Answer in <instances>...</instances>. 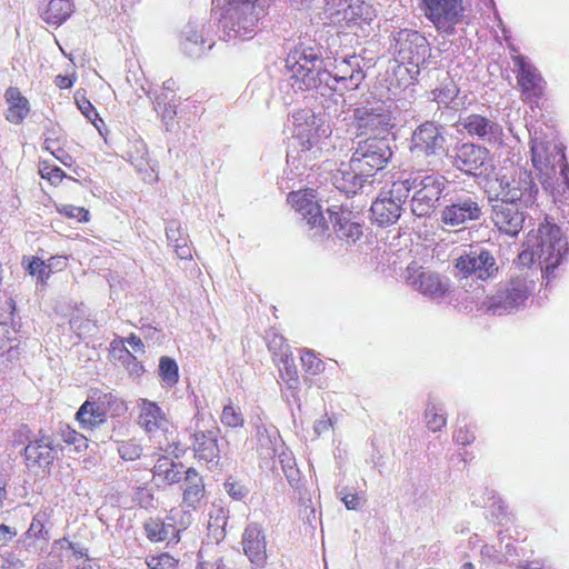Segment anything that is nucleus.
<instances>
[{"label": "nucleus", "instance_id": "obj_1", "mask_svg": "<svg viewBox=\"0 0 569 569\" xmlns=\"http://www.w3.org/2000/svg\"><path fill=\"white\" fill-rule=\"evenodd\" d=\"M331 60L317 44L300 42L287 56L288 84L295 91L335 89L330 83Z\"/></svg>", "mask_w": 569, "mask_h": 569}, {"label": "nucleus", "instance_id": "obj_2", "mask_svg": "<svg viewBox=\"0 0 569 569\" xmlns=\"http://www.w3.org/2000/svg\"><path fill=\"white\" fill-rule=\"evenodd\" d=\"M528 247L519 254V259L522 263L537 260L548 279L568 253V242L560 228L548 222L538 228L535 241Z\"/></svg>", "mask_w": 569, "mask_h": 569}, {"label": "nucleus", "instance_id": "obj_3", "mask_svg": "<svg viewBox=\"0 0 569 569\" xmlns=\"http://www.w3.org/2000/svg\"><path fill=\"white\" fill-rule=\"evenodd\" d=\"M269 0H229L223 18L229 39H249L259 20L266 14Z\"/></svg>", "mask_w": 569, "mask_h": 569}, {"label": "nucleus", "instance_id": "obj_4", "mask_svg": "<svg viewBox=\"0 0 569 569\" xmlns=\"http://www.w3.org/2000/svg\"><path fill=\"white\" fill-rule=\"evenodd\" d=\"M493 191V198L528 208L536 203L539 188L533 181L531 171L518 168L499 173Z\"/></svg>", "mask_w": 569, "mask_h": 569}, {"label": "nucleus", "instance_id": "obj_5", "mask_svg": "<svg viewBox=\"0 0 569 569\" xmlns=\"http://www.w3.org/2000/svg\"><path fill=\"white\" fill-rule=\"evenodd\" d=\"M358 136L386 137L393 128L391 111L380 100L366 101L353 110Z\"/></svg>", "mask_w": 569, "mask_h": 569}, {"label": "nucleus", "instance_id": "obj_6", "mask_svg": "<svg viewBox=\"0 0 569 569\" xmlns=\"http://www.w3.org/2000/svg\"><path fill=\"white\" fill-rule=\"evenodd\" d=\"M482 214L481 199L472 192L460 191L447 199L440 220L445 226L456 228L478 221Z\"/></svg>", "mask_w": 569, "mask_h": 569}, {"label": "nucleus", "instance_id": "obj_7", "mask_svg": "<svg viewBox=\"0 0 569 569\" xmlns=\"http://www.w3.org/2000/svg\"><path fill=\"white\" fill-rule=\"evenodd\" d=\"M463 0H419V7L425 17L436 30L446 36L456 32V26L465 17Z\"/></svg>", "mask_w": 569, "mask_h": 569}, {"label": "nucleus", "instance_id": "obj_8", "mask_svg": "<svg viewBox=\"0 0 569 569\" xmlns=\"http://www.w3.org/2000/svg\"><path fill=\"white\" fill-rule=\"evenodd\" d=\"M455 267L465 277L483 281L493 279L499 271L495 252L481 246L471 247L469 252L456 260Z\"/></svg>", "mask_w": 569, "mask_h": 569}, {"label": "nucleus", "instance_id": "obj_9", "mask_svg": "<svg viewBox=\"0 0 569 569\" xmlns=\"http://www.w3.org/2000/svg\"><path fill=\"white\" fill-rule=\"evenodd\" d=\"M447 179L439 174L416 176L411 211L417 217H427L436 208L443 192Z\"/></svg>", "mask_w": 569, "mask_h": 569}, {"label": "nucleus", "instance_id": "obj_10", "mask_svg": "<svg viewBox=\"0 0 569 569\" xmlns=\"http://www.w3.org/2000/svg\"><path fill=\"white\" fill-rule=\"evenodd\" d=\"M456 126L461 127L469 137L481 141L485 146L500 147L503 144V128L492 116L460 114Z\"/></svg>", "mask_w": 569, "mask_h": 569}, {"label": "nucleus", "instance_id": "obj_11", "mask_svg": "<svg viewBox=\"0 0 569 569\" xmlns=\"http://www.w3.org/2000/svg\"><path fill=\"white\" fill-rule=\"evenodd\" d=\"M532 287V281L525 276L512 278L503 289L489 299L487 309L497 316L512 312L528 299Z\"/></svg>", "mask_w": 569, "mask_h": 569}, {"label": "nucleus", "instance_id": "obj_12", "mask_svg": "<svg viewBox=\"0 0 569 569\" xmlns=\"http://www.w3.org/2000/svg\"><path fill=\"white\" fill-rule=\"evenodd\" d=\"M352 157L353 163H359L369 173L383 169L392 157V150L387 137H368L358 141Z\"/></svg>", "mask_w": 569, "mask_h": 569}, {"label": "nucleus", "instance_id": "obj_13", "mask_svg": "<svg viewBox=\"0 0 569 569\" xmlns=\"http://www.w3.org/2000/svg\"><path fill=\"white\" fill-rule=\"evenodd\" d=\"M289 203L306 220L309 226L310 237L321 240L329 231V224L322 214L321 206L312 192H291L288 197Z\"/></svg>", "mask_w": 569, "mask_h": 569}, {"label": "nucleus", "instance_id": "obj_14", "mask_svg": "<svg viewBox=\"0 0 569 569\" xmlns=\"http://www.w3.org/2000/svg\"><path fill=\"white\" fill-rule=\"evenodd\" d=\"M372 174L358 163H353V157L349 162H341L340 166L332 172V184L346 194H357L358 192L370 193L373 189V180L370 179Z\"/></svg>", "mask_w": 569, "mask_h": 569}, {"label": "nucleus", "instance_id": "obj_15", "mask_svg": "<svg viewBox=\"0 0 569 569\" xmlns=\"http://www.w3.org/2000/svg\"><path fill=\"white\" fill-rule=\"evenodd\" d=\"M395 49L398 60L402 63L420 67L429 57V42L420 32L403 29L395 37Z\"/></svg>", "mask_w": 569, "mask_h": 569}, {"label": "nucleus", "instance_id": "obj_16", "mask_svg": "<svg viewBox=\"0 0 569 569\" xmlns=\"http://www.w3.org/2000/svg\"><path fill=\"white\" fill-rule=\"evenodd\" d=\"M491 221L498 230L507 236L516 237L522 229L525 212L520 204L489 197Z\"/></svg>", "mask_w": 569, "mask_h": 569}, {"label": "nucleus", "instance_id": "obj_17", "mask_svg": "<svg viewBox=\"0 0 569 569\" xmlns=\"http://www.w3.org/2000/svg\"><path fill=\"white\" fill-rule=\"evenodd\" d=\"M220 430L218 427L200 429L197 425L192 433V450L194 458L204 462L209 469L219 466L222 443H219Z\"/></svg>", "mask_w": 569, "mask_h": 569}, {"label": "nucleus", "instance_id": "obj_18", "mask_svg": "<svg viewBox=\"0 0 569 569\" xmlns=\"http://www.w3.org/2000/svg\"><path fill=\"white\" fill-rule=\"evenodd\" d=\"M490 152L486 146L463 142L456 149L453 166L469 176H481L488 170Z\"/></svg>", "mask_w": 569, "mask_h": 569}, {"label": "nucleus", "instance_id": "obj_19", "mask_svg": "<svg viewBox=\"0 0 569 569\" xmlns=\"http://www.w3.org/2000/svg\"><path fill=\"white\" fill-rule=\"evenodd\" d=\"M361 62L362 59L357 56H346L340 60L335 59L330 67V83L335 89L329 90L336 91L338 89L337 83H341L345 90L357 89L366 77Z\"/></svg>", "mask_w": 569, "mask_h": 569}, {"label": "nucleus", "instance_id": "obj_20", "mask_svg": "<svg viewBox=\"0 0 569 569\" xmlns=\"http://www.w3.org/2000/svg\"><path fill=\"white\" fill-rule=\"evenodd\" d=\"M413 148L426 156H439L445 152V128L433 121L421 123L412 134Z\"/></svg>", "mask_w": 569, "mask_h": 569}, {"label": "nucleus", "instance_id": "obj_21", "mask_svg": "<svg viewBox=\"0 0 569 569\" xmlns=\"http://www.w3.org/2000/svg\"><path fill=\"white\" fill-rule=\"evenodd\" d=\"M406 279L410 287L432 299L443 297L449 290L448 283L442 281L438 273L426 271L418 266L407 268Z\"/></svg>", "mask_w": 569, "mask_h": 569}, {"label": "nucleus", "instance_id": "obj_22", "mask_svg": "<svg viewBox=\"0 0 569 569\" xmlns=\"http://www.w3.org/2000/svg\"><path fill=\"white\" fill-rule=\"evenodd\" d=\"M531 161L533 167L540 172H547L553 169L555 164L565 160V153L561 148L551 140H546L535 132L531 138Z\"/></svg>", "mask_w": 569, "mask_h": 569}, {"label": "nucleus", "instance_id": "obj_23", "mask_svg": "<svg viewBox=\"0 0 569 569\" xmlns=\"http://www.w3.org/2000/svg\"><path fill=\"white\" fill-rule=\"evenodd\" d=\"M515 64L519 68L517 76L518 84L521 88L525 101L538 99L543 92V80L536 69L523 56H517Z\"/></svg>", "mask_w": 569, "mask_h": 569}, {"label": "nucleus", "instance_id": "obj_24", "mask_svg": "<svg viewBox=\"0 0 569 569\" xmlns=\"http://www.w3.org/2000/svg\"><path fill=\"white\" fill-rule=\"evenodd\" d=\"M242 545L246 556L252 563L262 566L266 562L267 542L263 530L258 523L252 522L246 527L242 536Z\"/></svg>", "mask_w": 569, "mask_h": 569}, {"label": "nucleus", "instance_id": "obj_25", "mask_svg": "<svg viewBox=\"0 0 569 569\" xmlns=\"http://www.w3.org/2000/svg\"><path fill=\"white\" fill-rule=\"evenodd\" d=\"M336 209V206L327 209L336 234L341 239L355 242L362 234L361 224L351 220L352 212L350 210L342 207L339 210Z\"/></svg>", "mask_w": 569, "mask_h": 569}, {"label": "nucleus", "instance_id": "obj_26", "mask_svg": "<svg viewBox=\"0 0 569 569\" xmlns=\"http://www.w3.org/2000/svg\"><path fill=\"white\" fill-rule=\"evenodd\" d=\"M138 425L149 435H153L167 427V418L162 409L153 401L140 399Z\"/></svg>", "mask_w": 569, "mask_h": 569}, {"label": "nucleus", "instance_id": "obj_27", "mask_svg": "<svg viewBox=\"0 0 569 569\" xmlns=\"http://www.w3.org/2000/svg\"><path fill=\"white\" fill-rule=\"evenodd\" d=\"M54 457L56 451L49 436L37 438L24 448V459L28 467H48L53 462Z\"/></svg>", "mask_w": 569, "mask_h": 569}, {"label": "nucleus", "instance_id": "obj_28", "mask_svg": "<svg viewBox=\"0 0 569 569\" xmlns=\"http://www.w3.org/2000/svg\"><path fill=\"white\" fill-rule=\"evenodd\" d=\"M183 480L182 501L189 508L197 509L206 496L203 478L194 468H188L184 471Z\"/></svg>", "mask_w": 569, "mask_h": 569}, {"label": "nucleus", "instance_id": "obj_29", "mask_svg": "<svg viewBox=\"0 0 569 569\" xmlns=\"http://www.w3.org/2000/svg\"><path fill=\"white\" fill-rule=\"evenodd\" d=\"M400 204L387 196L376 199L370 208L372 221L380 227L390 226L398 221L401 214Z\"/></svg>", "mask_w": 569, "mask_h": 569}, {"label": "nucleus", "instance_id": "obj_30", "mask_svg": "<svg viewBox=\"0 0 569 569\" xmlns=\"http://www.w3.org/2000/svg\"><path fill=\"white\" fill-rule=\"evenodd\" d=\"M295 119L306 120V124L299 123L297 126V140H299L301 144V151L310 150L318 142V130L319 127L316 124L315 113L311 111H302L295 116Z\"/></svg>", "mask_w": 569, "mask_h": 569}, {"label": "nucleus", "instance_id": "obj_31", "mask_svg": "<svg viewBox=\"0 0 569 569\" xmlns=\"http://www.w3.org/2000/svg\"><path fill=\"white\" fill-rule=\"evenodd\" d=\"M295 119L306 120V124L299 123L297 126V140H299L301 144V151L310 150L318 142V130L319 127L316 124L315 113L311 111H302L295 116Z\"/></svg>", "mask_w": 569, "mask_h": 569}, {"label": "nucleus", "instance_id": "obj_32", "mask_svg": "<svg viewBox=\"0 0 569 569\" xmlns=\"http://www.w3.org/2000/svg\"><path fill=\"white\" fill-rule=\"evenodd\" d=\"M257 440V451L264 459L274 458L278 451L283 448V442L274 428L268 429L264 426H258Z\"/></svg>", "mask_w": 569, "mask_h": 569}, {"label": "nucleus", "instance_id": "obj_33", "mask_svg": "<svg viewBox=\"0 0 569 569\" xmlns=\"http://www.w3.org/2000/svg\"><path fill=\"white\" fill-rule=\"evenodd\" d=\"M7 103L9 104L6 118L9 122L19 124L29 113V102L22 97L18 88L10 87L4 93Z\"/></svg>", "mask_w": 569, "mask_h": 569}, {"label": "nucleus", "instance_id": "obj_34", "mask_svg": "<svg viewBox=\"0 0 569 569\" xmlns=\"http://www.w3.org/2000/svg\"><path fill=\"white\" fill-rule=\"evenodd\" d=\"M76 418L82 429L93 430L106 422L107 415L94 401L87 400L77 411Z\"/></svg>", "mask_w": 569, "mask_h": 569}, {"label": "nucleus", "instance_id": "obj_35", "mask_svg": "<svg viewBox=\"0 0 569 569\" xmlns=\"http://www.w3.org/2000/svg\"><path fill=\"white\" fill-rule=\"evenodd\" d=\"M147 537L151 541H178L179 529L173 525H164L160 519L150 518L144 523Z\"/></svg>", "mask_w": 569, "mask_h": 569}, {"label": "nucleus", "instance_id": "obj_36", "mask_svg": "<svg viewBox=\"0 0 569 569\" xmlns=\"http://www.w3.org/2000/svg\"><path fill=\"white\" fill-rule=\"evenodd\" d=\"M73 12L70 0H50L42 17L47 23L61 24Z\"/></svg>", "mask_w": 569, "mask_h": 569}, {"label": "nucleus", "instance_id": "obj_37", "mask_svg": "<svg viewBox=\"0 0 569 569\" xmlns=\"http://www.w3.org/2000/svg\"><path fill=\"white\" fill-rule=\"evenodd\" d=\"M183 466L174 463L172 460L162 457L154 465V475L162 477L168 483H177L182 479Z\"/></svg>", "mask_w": 569, "mask_h": 569}, {"label": "nucleus", "instance_id": "obj_38", "mask_svg": "<svg viewBox=\"0 0 569 569\" xmlns=\"http://www.w3.org/2000/svg\"><path fill=\"white\" fill-rule=\"evenodd\" d=\"M153 103L154 110L161 116L168 128L169 122L173 121L177 114L176 99L166 92H160L156 96Z\"/></svg>", "mask_w": 569, "mask_h": 569}, {"label": "nucleus", "instance_id": "obj_39", "mask_svg": "<svg viewBox=\"0 0 569 569\" xmlns=\"http://www.w3.org/2000/svg\"><path fill=\"white\" fill-rule=\"evenodd\" d=\"M416 177L397 180L392 183L388 192V198L397 201L402 208V203L407 200L411 190H415Z\"/></svg>", "mask_w": 569, "mask_h": 569}, {"label": "nucleus", "instance_id": "obj_40", "mask_svg": "<svg viewBox=\"0 0 569 569\" xmlns=\"http://www.w3.org/2000/svg\"><path fill=\"white\" fill-rule=\"evenodd\" d=\"M281 366L279 367L280 378L290 389L298 387L299 378L298 371L293 362V358L289 355H283L280 359Z\"/></svg>", "mask_w": 569, "mask_h": 569}, {"label": "nucleus", "instance_id": "obj_41", "mask_svg": "<svg viewBox=\"0 0 569 569\" xmlns=\"http://www.w3.org/2000/svg\"><path fill=\"white\" fill-rule=\"evenodd\" d=\"M343 20L348 23H359L371 20V8L366 3L348 4L343 9Z\"/></svg>", "mask_w": 569, "mask_h": 569}, {"label": "nucleus", "instance_id": "obj_42", "mask_svg": "<svg viewBox=\"0 0 569 569\" xmlns=\"http://www.w3.org/2000/svg\"><path fill=\"white\" fill-rule=\"evenodd\" d=\"M159 373L167 387H172L178 382V365L169 357H161L159 362Z\"/></svg>", "mask_w": 569, "mask_h": 569}, {"label": "nucleus", "instance_id": "obj_43", "mask_svg": "<svg viewBox=\"0 0 569 569\" xmlns=\"http://www.w3.org/2000/svg\"><path fill=\"white\" fill-rule=\"evenodd\" d=\"M184 42L183 48L190 56H199L203 51V38L202 34L197 30H193L191 26H188L183 32Z\"/></svg>", "mask_w": 569, "mask_h": 569}, {"label": "nucleus", "instance_id": "obj_44", "mask_svg": "<svg viewBox=\"0 0 569 569\" xmlns=\"http://www.w3.org/2000/svg\"><path fill=\"white\" fill-rule=\"evenodd\" d=\"M50 518L47 510H39L32 518V522L27 530L26 535L28 538L36 539H48V531L44 528V523Z\"/></svg>", "mask_w": 569, "mask_h": 569}, {"label": "nucleus", "instance_id": "obj_45", "mask_svg": "<svg viewBox=\"0 0 569 569\" xmlns=\"http://www.w3.org/2000/svg\"><path fill=\"white\" fill-rule=\"evenodd\" d=\"M425 418L428 429L432 432L440 431L447 423V418L442 413V409L437 408L435 405L427 406Z\"/></svg>", "mask_w": 569, "mask_h": 569}, {"label": "nucleus", "instance_id": "obj_46", "mask_svg": "<svg viewBox=\"0 0 569 569\" xmlns=\"http://www.w3.org/2000/svg\"><path fill=\"white\" fill-rule=\"evenodd\" d=\"M323 109L325 113L328 116L329 119H340V117L343 114V109L346 106V100L342 97V94L333 96L331 94L327 99H325L323 102Z\"/></svg>", "mask_w": 569, "mask_h": 569}, {"label": "nucleus", "instance_id": "obj_47", "mask_svg": "<svg viewBox=\"0 0 569 569\" xmlns=\"http://www.w3.org/2000/svg\"><path fill=\"white\" fill-rule=\"evenodd\" d=\"M221 422L230 428L242 427L244 419L239 408H236L231 401L223 407Z\"/></svg>", "mask_w": 569, "mask_h": 569}, {"label": "nucleus", "instance_id": "obj_48", "mask_svg": "<svg viewBox=\"0 0 569 569\" xmlns=\"http://www.w3.org/2000/svg\"><path fill=\"white\" fill-rule=\"evenodd\" d=\"M459 93L457 86L449 81L433 91V99L439 104L448 106Z\"/></svg>", "mask_w": 569, "mask_h": 569}, {"label": "nucleus", "instance_id": "obj_49", "mask_svg": "<svg viewBox=\"0 0 569 569\" xmlns=\"http://www.w3.org/2000/svg\"><path fill=\"white\" fill-rule=\"evenodd\" d=\"M123 460L132 461L141 456V447L133 440L122 441L117 448Z\"/></svg>", "mask_w": 569, "mask_h": 569}, {"label": "nucleus", "instance_id": "obj_50", "mask_svg": "<svg viewBox=\"0 0 569 569\" xmlns=\"http://www.w3.org/2000/svg\"><path fill=\"white\" fill-rule=\"evenodd\" d=\"M61 437L66 443L73 445L77 450L87 448L86 436L79 433L69 426H66L63 429H61Z\"/></svg>", "mask_w": 569, "mask_h": 569}, {"label": "nucleus", "instance_id": "obj_51", "mask_svg": "<svg viewBox=\"0 0 569 569\" xmlns=\"http://www.w3.org/2000/svg\"><path fill=\"white\" fill-rule=\"evenodd\" d=\"M227 493L234 500H242L249 493V489L233 478H228L224 482Z\"/></svg>", "mask_w": 569, "mask_h": 569}, {"label": "nucleus", "instance_id": "obj_52", "mask_svg": "<svg viewBox=\"0 0 569 569\" xmlns=\"http://www.w3.org/2000/svg\"><path fill=\"white\" fill-rule=\"evenodd\" d=\"M301 362L305 370L311 375H317L323 370V362L311 351H306L301 356Z\"/></svg>", "mask_w": 569, "mask_h": 569}, {"label": "nucleus", "instance_id": "obj_53", "mask_svg": "<svg viewBox=\"0 0 569 569\" xmlns=\"http://www.w3.org/2000/svg\"><path fill=\"white\" fill-rule=\"evenodd\" d=\"M59 212L68 218L76 219L79 222H86L89 220V212L82 207L63 204L59 208Z\"/></svg>", "mask_w": 569, "mask_h": 569}, {"label": "nucleus", "instance_id": "obj_54", "mask_svg": "<svg viewBox=\"0 0 569 569\" xmlns=\"http://www.w3.org/2000/svg\"><path fill=\"white\" fill-rule=\"evenodd\" d=\"M76 103L81 111V113L90 121L93 118H98V112L96 111L92 103L84 97V94H80L78 91L74 96Z\"/></svg>", "mask_w": 569, "mask_h": 569}, {"label": "nucleus", "instance_id": "obj_55", "mask_svg": "<svg viewBox=\"0 0 569 569\" xmlns=\"http://www.w3.org/2000/svg\"><path fill=\"white\" fill-rule=\"evenodd\" d=\"M49 267L39 258H33L28 266V270L30 274L38 276L39 280L43 282L50 274Z\"/></svg>", "mask_w": 569, "mask_h": 569}, {"label": "nucleus", "instance_id": "obj_56", "mask_svg": "<svg viewBox=\"0 0 569 569\" xmlns=\"http://www.w3.org/2000/svg\"><path fill=\"white\" fill-rule=\"evenodd\" d=\"M268 339V348L273 353H281V357L283 355H287V352L283 350L287 349L288 346L286 345L284 338L276 332H271L267 337Z\"/></svg>", "mask_w": 569, "mask_h": 569}, {"label": "nucleus", "instance_id": "obj_57", "mask_svg": "<svg viewBox=\"0 0 569 569\" xmlns=\"http://www.w3.org/2000/svg\"><path fill=\"white\" fill-rule=\"evenodd\" d=\"M71 328L78 333V336L90 335L92 329L96 328V322L87 319L81 320L79 318H73L70 320Z\"/></svg>", "mask_w": 569, "mask_h": 569}, {"label": "nucleus", "instance_id": "obj_58", "mask_svg": "<svg viewBox=\"0 0 569 569\" xmlns=\"http://www.w3.org/2000/svg\"><path fill=\"white\" fill-rule=\"evenodd\" d=\"M169 243L174 248V251L180 259H187L191 257V250L188 246L187 236L177 237L173 242Z\"/></svg>", "mask_w": 569, "mask_h": 569}, {"label": "nucleus", "instance_id": "obj_59", "mask_svg": "<svg viewBox=\"0 0 569 569\" xmlns=\"http://www.w3.org/2000/svg\"><path fill=\"white\" fill-rule=\"evenodd\" d=\"M40 173L42 178L48 179L52 183L60 182L66 176L59 167H50L48 164H43V167L40 169Z\"/></svg>", "mask_w": 569, "mask_h": 569}, {"label": "nucleus", "instance_id": "obj_60", "mask_svg": "<svg viewBox=\"0 0 569 569\" xmlns=\"http://www.w3.org/2000/svg\"><path fill=\"white\" fill-rule=\"evenodd\" d=\"M172 563H173V559L170 556L163 553L159 557H152L148 561V567L150 569H162L164 566H168V567L172 566Z\"/></svg>", "mask_w": 569, "mask_h": 569}, {"label": "nucleus", "instance_id": "obj_61", "mask_svg": "<svg viewBox=\"0 0 569 569\" xmlns=\"http://www.w3.org/2000/svg\"><path fill=\"white\" fill-rule=\"evenodd\" d=\"M455 440L462 446L470 445L475 440V436L468 428H459L453 436Z\"/></svg>", "mask_w": 569, "mask_h": 569}, {"label": "nucleus", "instance_id": "obj_62", "mask_svg": "<svg viewBox=\"0 0 569 569\" xmlns=\"http://www.w3.org/2000/svg\"><path fill=\"white\" fill-rule=\"evenodd\" d=\"M101 409L106 410V413L108 412V409L113 405L118 402V399L112 393H103L99 395L96 400H93Z\"/></svg>", "mask_w": 569, "mask_h": 569}, {"label": "nucleus", "instance_id": "obj_63", "mask_svg": "<svg viewBox=\"0 0 569 569\" xmlns=\"http://www.w3.org/2000/svg\"><path fill=\"white\" fill-rule=\"evenodd\" d=\"M166 236L169 242H173L177 237L186 236L180 224L171 221L166 228Z\"/></svg>", "mask_w": 569, "mask_h": 569}, {"label": "nucleus", "instance_id": "obj_64", "mask_svg": "<svg viewBox=\"0 0 569 569\" xmlns=\"http://www.w3.org/2000/svg\"><path fill=\"white\" fill-rule=\"evenodd\" d=\"M481 555L495 563H500L502 561L501 555L498 552L495 546L485 545L481 548Z\"/></svg>", "mask_w": 569, "mask_h": 569}]
</instances>
